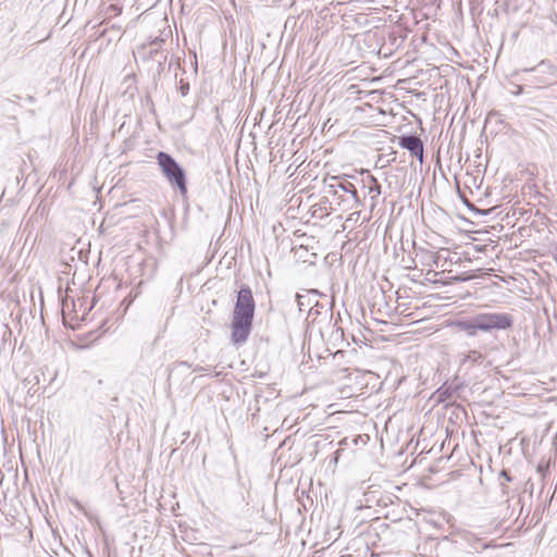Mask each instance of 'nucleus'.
I'll return each instance as SVG.
<instances>
[{
    "label": "nucleus",
    "instance_id": "1",
    "mask_svg": "<svg viewBox=\"0 0 557 557\" xmlns=\"http://www.w3.org/2000/svg\"><path fill=\"white\" fill-rule=\"evenodd\" d=\"M255 299L249 286L244 285L237 293L232 318L231 339L234 344H244L251 332L255 317Z\"/></svg>",
    "mask_w": 557,
    "mask_h": 557
},
{
    "label": "nucleus",
    "instance_id": "2",
    "mask_svg": "<svg viewBox=\"0 0 557 557\" xmlns=\"http://www.w3.org/2000/svg\"><path fill=\"white\" fill-rule=\"evenodd\" d=\"M156 159L170 186L177 189L181 196L185 197L188 189L186 172L183 166L168 152H158Z\"/></svg>",
    "mask_w": 557,
    "mask_h": 557
},
{
    "label": "nucleus",
    "instance_id": "3",
    "mask_svg": "<svg viewBox=\"0 0 557 557\" xmlns=\"http://www.w3.org/2000/svg\"><path fill=\"white\" fill-rule=\"evenodd\" d=\"M522 72L532 73L531 83L536 88H544L557 84V69L546 60L535 66L523 69Z\"/></svg>",
    "mask_w": 557,
    "mask_h": 557
},
{
    "label": "nucleus",
    "instance_id": "4",
    "mask_svg": "<svg viewBox=\"0 0 557 557\" xmlns=\"http://www.w3.org/2000/svg\"><path fill=\"white\" fill-rule=\"evenodd\" d=\"M476 327L480 331L507 330L512 326L513 319L505 312H487L475 315Z\"/></svg>",
    "mask_w": 557,
    "mask_h": 557
},
{
    "label": "nucleus",
    "instance_id": "5",
    "mask_svg": "<svg viewBox=\"0 0 557 557\" xmlns=\"http://www.w3.org/2000/svg\"><path fill=\"white\" fill-rule=\"evenodd\" d=\"M350 339L357 346L350 348V357L354 356L355 361L360 363L362 367L368 364V361L372 358L373 347L357 338L354 334L350 335Z\"/></svg>",
    "mask_w": 557,
    "mask_h": 557
},
{
    "label": "nucleus",
    "instance_id": "6",
    "mask_svg": "<svg viewBox=\"0 0 557 557\" xmlns=\"http://www.w3.org/2000/svg\"><path fill=\"white\" fill-rule=\"evenodd\" d=\"M399 145L401 148L407 149L412 156H416L420 162L423 160V143L414 135H408L400 137Z\"/></svg>",
    "mask_w": 557,
    "mask_h": 557
},
{
    "label": "nucleus",
    "instance_id": "7",
    "mask_svg": "<svg viewBox=\"0 0 557 557\" xmlns=\"http://www.w3.org/2000/svg\"><path fill=\"white\" fill-rule=\"evenodd\" d=\"M456 325L459 330L466 332L468 336H475L478 331L480 330L479 327H476L475 315L469 320L458 321Z\"/></svg>",
    "mask_w": 557,
    "mask_h": 557
},
{
    "label": "nucleus",
    "instance_id": "8",
    "mask_svg": "<svg viewBox=\"0 0 557 557\" xmlns=\"http://www.w3.org/2000/svg\"><path fill=\"white\" fill-rule=\"evenodd\" d=\"M483 359H484V356L480 351L470 350L468 354H466L463 356V358L461 359V363L462 364H467V363H471V364L481 363L483 361Z\"/></svg>",
    "mask_w": 557,
    "mask_h": 557
},
{
    "label": "nucleus",
    "instance_id": "9",
    "mask_svg": "<svg viewBox=\"0 0 557 557\" xmlns=\"http://www.w3.org/2000/svg\"><path fill=\"white\" fill-rule=\"evenodd\" d=\"M335 183H332L330 185L331 188L334 189V196H336L338 194V189L339 188L344 194L348 191V181L346 180V177H333L332 178Z\"/></svg>",
    "mask_w": 557,
    "mask_h": 557
},
{
    "label": "nucleus",
    "instance_id": "10",
    "mask_svg": "<svg viewBox=\"0 0 557 557\" xmlns=\"http://www.w3.org/2000/svg\"><path fill=\"white\" fill-rule=\"evenodd\" d=\"M330 223L332 224V227L335 228L336 234L345 230V222H343L342 214H338L335 218H333Z\"/></svg>",
    "mask_w": 557,
    "mask_h": 557
},
{
    "label": "nucleus",
    "instance_id": "11",
    "mask_svg": "<svg viewBox=\"0 0 557 557\" xmlns=\"http://www.w3.org/2000/svg\"><path fill=\"white\" fill-rule=\"evenodd\" d=\"M370 441V436L368 434H358L356 435V437L354 438V444L356 446H359V445H367V443Z\"/></svg>",
    "mask_w": 557,
    "mask_h": 557
},
{
    "label": "nucleus",
    "instance_id": "12",
    "mask_svg": "<svg viewBox=\"0 0 557 557\" xmlns=\"http://www.w3.org/2000/svg\"><path fill=\"white\" fill-rule=\"evenodd\" d=\"M367 36V34H355L351 39H350V47L356 45L357 48H359L360 46V42L361 41H364V37Z\"/></svg>",
    "mask_w": 557,
    "mask_h": 557
},
{
    "label": "nucleus",
    "instance_id": "13",
    "mask_svg": "<svg viewBox=\"0 0 557 557\" xmlns=\"http://www.w3.org/2000/svg\"><path fill=\"white\" fill-rule=\"evenodd\" d=\"M332 338L334 341H337V339H341L342 342H344V338H345V332H344V329L342 326H338L333 333H332Z\"/></svg>",
    "mask_w": 557,
    "mask_h": 557
},
{
    "label": "nucleus",
    "instance_id": "14",
    "mask_svg": "<svg viewBox=\"0 0 557 557\" xmlns=\"http://www.w3.org/2000/svg\"><path fill=\"white\" fill-rule=\"evenodd\" d=\"M180 90H181L182 96H186L189 91V84L181 82Z\"/></svg>",
    "mask_w": 557,
    "mask_h": 557
},
{
    "label": "nucleus",
    "instance_id": "15",
    "mask_svg": "<svg viewBox=\"0 0 557 557\" xmlns=\"http://www.w3.org/2000/svg\"><path fill=\"white\" fill-rule=\"evenodd\" d=\"M349 90H350V96L354 94H357V95L361 94V90L359 89L358 85H350ZM358 98H360V96H358Z\"/></svg>",
    "mask_w": 557,
    "mask_h": 557
},
{
    "label": "nucleus",
    "instance_id": "16",
    "mask_svg": "<svg viewBox=\"0 0 557 557\" xmlns=\"http://www.w3.org/2000/svg\"><path fill=\"white\" fill-rule=\"evenodd\" d=\"M344 356H345V350L338 349L336 352H334L333 359L337 360L338 358H344Z\"/></svg>",
    "mask_w": 557,
    "mask_h": 557
},
{
    "label": "nucleus",
    "instance_id": "17",
    "mask_svg": "<svg viewBox=\"0 0 557 557\" xmlns=\"http://www.w3.org/2000/svg\"><path fill=\"white\" fill-rule=\"evenodd\" d=\"M161 41H162V40H158V39H156V40H153V41L150 44V47H151V49H150V54H152L153 52H157V48H153V47H154V46H158Z\"/></svg>",
    "mask_w": 557,
    "mask_h": 557
},
{
    "label": "nucleus",
    "instance_id": "18",
    "mask_svg": "<svg viewBox=\"0 0 557 557\" xmlns=\"http://www.w3.org/2000/svg\"><path fill=\"white\" fill-rule=\"evenodd\" d=\"M343 451H344V449H343V448L337 449V450L335 451L334 457H333V459H332L331 461H334V462L336 463V462L338 461V458H339V456H341V454H342Z\"/></svg>",
    "mask_w": 557,
    "mask_h": 557
},
{
    "label": "nucleus",
    "instance_id": "19",
    "mask_svg": "<svg viewBox=\"0 0 557 557\" xmlns=\"http://www.w3.org/2000/svg\"><path fill=\"white\" fill-rule=\"evenodd\" d=\"M523 92V87L521 85L516 86V90L512 91L513 96H520Z\"/></svg>",
    "mask_w": 557,
    "mask_h": 557
},
{
    "label": "nucleus",
    "instance_id": "20",
    "mask_svg": "<svg viewBox=\"0 0 557 557\" xmlns=\"http://www.w3.org/2000/svg\"><path fill=\"white\" fill-rule=\"evenodd\" d=\"M73 504L79 511L86 513L84 506L78 500H74Z\"/></svg>",
    "mask_w": 557,
    "mask_h": 557
},
{
    "label": "nucleus",
    "instance_id": "21",
    "mask_svg": "<svg viewBox=\"0 0 557 557\" xmlns=\"http://www.w3.org/2000/svg\"><path fill=\"white\" fill-rule=\"evenodd\" d=\"M349 194H350V197H352L355 199L356 202H358V199H357V191L356 189L354 188V186L350 184V190H349Z\"/></svg>",
    "mask_w": 557,
    "mask_h": 557
},
{
    "label": "nucleus",
    "instance_id": "22",
    "mask_svg": "<svg viewBox=\"0 0 557 557\" xmlns=\"http://www.w3.org/2000/svg\"><path fill=\"white\" fill-rule=\"evenodd\" d=\"M359 216H360V212L359 211L351 212L350 213V221H352V220L354 221H358Z\"/></svg>",
    "mask_w": 557,
    "mask_h": 557
},
{
    "label": "nucleus",
    "instance_id": "23",
    "mask_svg": "<svg viewBox=\"0 0 557 557\" xmlns=\"http://www.w3.org/2000/svg\"><path fill=\"white\" fill-rule=\"evenodd\" d=\"M344 195H339L338 197H336L334 199V201L336 202L337 206H341V202L344 201V198H343Z\"/></svg>",
    "mask_w": 557,
    "mask_h": 557
},
{
    "label": "nucleus",
    "instance_id": "24",
    "mask_svg": "<svg viewBox=\"0 0 557 557\" xmlns=\"http://www.w3.org/2000/svg\"><path fill=\"white\" fill-rule=\"evenodd\" d=\"M357 372H363V373H371L370 370H367V369H363V368H359V367H356L355 369Z\"/></svg>",
    "mask_w": 557,
    "mask_h": 557
},
{
    "label": "nucleus",
    "instance_id": "25",
    "mask_svg": "<svg viewBox=\"0 0 557 557\" xmlns=\"http://www.w3.org/2000/svg\"><path fill=\"white\" fill-rule=\"evenodd\" d=\"M361 111H362V107L361 106L354 107V114H356L358 112H361Z\"/></svg>",
    "mask_w": 557,
    "mask_h": 557
},
{
    "label": "nucleus",
    "instance_id": "26",
    "mask_svg": "<svg viewBox=\"0 0 557 557\" xmlns=\"http://www.w3.org/2000/svg\"><path fill=\"white\" fill-rule=\"evenodd\" d=\"M502 475H503V476H505V479H506L507 481H510V480H511V479H510V476L507 474V472H506V471H502Z\"/></svg>",
    "mask_w": 557,
    "mask_h": 557
},
{
    "label": "nucleus",
    "instance_id": "27",
    "mask_svg": "<svg viewBox=\"0 0 557 557\" xmlns=\"http://www.w3.org/2000/svg\"><path fill=\"white\" fill-rule=\"evenodd\" d=\"M301 250H306L302 245L299 246V248L296 250V253H298Z\"/></svg>",
    "mask_w": 557,
    "mask_h": 557
},
{
    "label": "nucleus",
    "instance_id": "28",
    "mask_svg": "<svg viewBox=\"0 0 557 557\" xmlns=\"http://www.w3.org/2000/svg\"><path fill=\"white\" fill-rule=\"evenodd\" d=\"M361 18H363V16H358V17H356V18H355V22H356V23H361V22H360V20H361Z\"/></svg>",
    "mask_w": 557,
    "mask_h": 557
},
{
    "label": "nucleus",
    "instance_id": "29",
    "mask_svg": "<svg viewBox=\"0 0 557 557\" xmlns=\"http://www.w3.org/2000/svg\"><path fill=\"white\" fill-rule=\"evenodd\" d=\"M344 442H346V438H343L339 444L342 445Z\"/></svg>",
    "mask_w": 557,
    "mask_h": 557
},
{
    "label": "nucleus",
    "instance_id": "30",
    "mask_svg": "<svg viewBox=\"0 0 557 557\" xmlns=\"http://www.w3.org/2000/svg\"><path fill=\"white\" fill-rule=\"evenodd\" d=\"M297 299L298 301H300V296L297 295ZM299 305H302L301 302H299Z\"/></svg>",
    "mask_w": 557,
    "mask_h": 557
},
{
    "label": "nucleus",
    "instance_id": "31",
    "mask_svg": "<svg viewBox=\"0 0 557 557\" xmlns=\"http://www.w3.org/2000/svg\"><path fill=\"white\" fill-rule=\"evenodd\" d=\"M341 557H345V556L343 555V556H341Z\"/></svg>",
    "mask_w": 557,
    "mask_h": 557
}]
</instances>
